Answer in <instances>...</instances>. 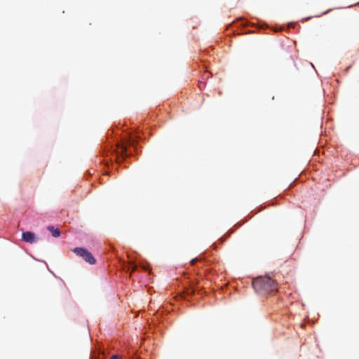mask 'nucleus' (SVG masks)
Segmentation results:
<instances>
[{
    "label": "nucleus",
    "mask_w": 359,
    "mask_h": 359,
    "mask_svg": "<svg viewBox=\"0 0 359 359\" xmlns=\"http://www.w3.org/2000/svg\"><path fill=\"white\" fill-rule=\"evenodd\" d=\"M256 292L261 294H273L278 291V283L269 276H259L252 281Z\"/></svg>",
    "instance_id": "nucleus-1"
},
{
    "label": "nucleus",
    "mask_w": 359,
    "mask_h": 359,
    "mask_svg": "<svg viewBox=\"0 0 359 359\" xmlns=\"http://www.w3.org/2000/svg\"><path fill=\"white\" fill-rule=\"evenodd\" d=\"M76 255L81 257L86 262L90 264L96 262L95 258L92 253L84 248H75L72 250Z\"/></svg>",
    "instance_id": "nucleus-2"
},
{
    "label": "nucleus",
    "mask_w": 359,
    "mask_h": 359,
    "mask_svg": "<svg viewBox=\"0 0 359 359\" xmlns=\"http://www.w3.org/2000/svg\"><path fill=\"white\" fill-rule=\"evenodd\" d=\"M22 240L29 243H34L36 241V237L34 233L32 231H25L22 235Z\"/></svg>",
    "instance_id": "nucleus-3"
},
{
    "label": "nucleus",
    "mask_w": 359,
    "mask_h": 359,
    "mask_svg": "<svg viewBox=\"0 0 359 359\" xmlns=\"http://www.w3.org/2000/svg\"><path fill=\"white\" fill-rule=\"evenodd\" d=\"M47 229L49 231L51 232L53 237L57 238L60 236V231L59 229H55L53 226H48Z\"/></svg>",
    "instance_id": "nucleus-4"
},
{
    "label": "nucleus",
    "mask_w": 359,
    "mask_h": 359,
    "mask_svg": "<svg viewBox=\"0 0 359 359\" xmlns=\"http://www.w3.org/2000/svg\"><path fill=\"white\" fill-rule=\"evenodd\" d=\"M118 153L121 156H127V147L123 144H118Z\"/></svg>",
    "instance_id": "nucleus-5"
},
{
    "label": "nucleus",
    "mask_w": 359,
    "mask_h": 359,
    "mask_svg": "<svg viewBox=\"0 0 359 359\" xmlns=\"http://www.w3.org/2000/svg\"><path fill=\"white\" fill-rule=\"evenodd\" d=\"M110 359H121L120 356L118 355H113Z\"/></svg>",
    "instance_id": "nucleus-6"
},
{
    "label": "nucleus",
    "mask_w": 359,
    "mask_h": 359,
    "mask_svg": "<svg viewBox=\"0 0 359 359\" xmlns=\"http://www.w3.org/2000/svg\"><path fill=\"white\" fill-rule=\"evenodd\" d=\"M136 269H137V266H136V265H133V269H132L131 272H133V271H135V270H136Z\"/></svg>",
    "instance_id": "nucleus-7"
},
{
    "label": "nucleus",
    "mask_w": 359,
    "mask_h": 359,
    "mask_svg": "<svg viewBox=\"0 0 359 359\" xmlns=\"http://www.w3.org/2000/svg\"><path fill=\"white\" fill-rule=\"evenodd\" d=\"M142 268H143L144 270H149V266H142Z\"/></svg>",
    "instance_id": "nucleus-8"
},
{
    "label": "nucleus",
    "mask_w": 359,
    "mask_h": 359,
    "mask_svg": "<svg viewBox=\"0 0 359 359\" xmlns=\"http://www.w3.org/2000/svg\"><path fill=\"white\" fill-rule=\"evenodd\" d=\"M182 296H183V292L181 291V294H180L181 299L182 298Z\"/></svg>",
    "instance_id": "nucleus-9"
}]
</instances>
